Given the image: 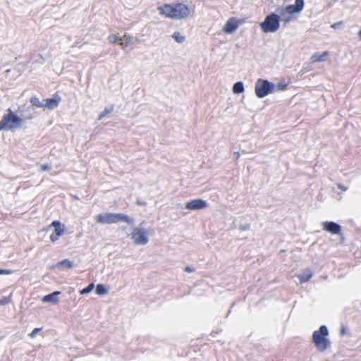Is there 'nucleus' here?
Returning a JSON list of instances; mask_svg holds the SVG:
<instances>
[{"label": "nucleus", "mask_w": 361, "mask_h": 361, "mask_svg": "<svg viewBox=\"0 0 361 361\" xmlns=\"http://www.w3.org/2000/svg\"><path fill=\"white\" fill-rule=\"evenodd\" d=\"M160 14L173 19H183L190 15V10L188 6L178 3L176 4H164L158 8Z\"/></svg>", "instance_id": "f257e3e1"}, {"label": "nucleus", "mask_w": 361, "mask_h": 361, "mask_svg": "<svg viewBox=\"0 0 361 361\" xmlns=\"http://www.w3.org/2000/svg\"><path fill=\"white\" fill-rule=\"evenodd\" d=\"M24 123V119L9 108L0 121V131L13 132L16 130L23 128Z\"/></svg>", "instance_id": "f03ea898"}, {"label": "nucleus", "mask_w": 361, "mask_h": 361, "mask_svg": "<svg viewBox=\"0 0 361 361\" xmlns=\"http://www.w3.org/2000/svg\"><path fill=\"white\" fill-rule=\"evenodd\" d=\"M97 221L102 224H116L119 221H125L129 224H134V219L124 214L102 213L96 216Z\"/></svg>", "instance_id": "7ed1b4c3"}, {"label": "nucleus", "mask_w": 361, "mask_h": 361, "mask_svg": "<svg viewBox=\"0 0 361 361\" xmlns=\"http://www.w3.org/2000/svg\"><path fill=\"white\" fill-rule=\"evenodd\" d=\"M329 335L327 327L322 325L312 334V341L317 350L323 352L331 346V342L326 337Z\"/></svg>", "instance_id": "20e7f679"}, {"label": "nucleus", "mask_w": 361, "mask_h": 361, "mask_svg": "<svg viewBox=\"0 0 361 361\" xmlns=\"http://www.w3.org/2000/svg\"><path fill=\"white\" fill-rule=\"evenodd\" d=\"M280 21L281 17L279 14L271 13L265 17L259 26L265 33L276 32L280 27Z\"/></svg>", "instance_id": "39448f33"}, {"label": "nucleus", "mask_w": 361, "mask_h": 361, "mask_svg": "<svg viewBox=\"0 0 361 361\" xmlns=\"http://www.w3.org/2000/svg\"><path fill=\"white\" fill-rule=\"evenodd\" d=\"M255 91L258 98H263L275 92V85L267 80L259 78L255 83Z\"/></svg>", "instance_id": "423d86ee"}, {"label": "nucleus", "mask_w": 361, "mask_h": 361, "mask_svg": "<svg viewBox=\"0 0 361 361\" xmlns=\"http://www.w3.org/2000/svg\"><path fill=\"white\" fill-rule=\"evenodd\" d=\"M131 238L136 245H145L149 241L147 232L144 228H134L131 233Z\"/></svg>", "instance_id": "0eeeda50"}, {"label": "nucleus", "mask_w": 361, "mask_h": 361, "mask_svg": "<svg viewBox=\"0 0 361 361\" xmlns=\"http://www.w3.org/2000/svg\"><path fill=\"white\" fill-rule=\"evenodd\" d=\"M305 2L304 0H295V4L293 5H288L285 8V11L288 14L298 13L304 8ZM284 10L281 9L279 11L280 14H283Z\"/></svg>", "instance_id": "6e6552de"}, {"label": "nucleus", "mask_w": 361, "mask_h": 361, "mask_svg": "<svg viewBox=\"0 0 361 361\" xmlns=\"http://www.w3.org/2000/svg\"><path fill=\"white\" fill-rule=\"evenodd\" d=\"M206 200L202 199H195L188 202L185 204V209L188 210H200L208 207Z\"/></svg>", "instance_id": "1a4fd4ad"}, {"label": "nucleus", "mask_w": 361, "mask_h": 361, "mask_svg": "<svg viewBox=\"0 0 361 361\" xmlns=\"http://www.w3.org/2000/svg\"><path fill=\"white\" fill-rule=\"evenodd\" d=\"M322 226L323 230L331 234H338L341 230V226L334 221H324Z\"/></svg>", "instance_id": "9d476101"}, {"label": "nucleus", "mask_w": 361, "mask_h": 361, "mask_svg": "<svg viewBox=\"0 0 361 361\" xmlns=\"http://www.w3.org/2000/svg\"><path fill=\"white\" fill-rule=\"evenodd\" d=\"M238 24L234 18H230L226 23L223 30L228 34H231L238 28Z\"/></svg>", "instance_id": "9b49d317"}, {"label": "nucleus", "mask_w": 361, "mask_h": 361, "mask_svg": "<svg viewBox=\"0 0 361 361\" xmlns=\"http://www.w3.org/2000/svg\"><path fill=\"white\" fill-rule=\"evenodd\" d=\"M60 100H61L60 97L44 99V108H46L48 109H54L59 106Z\"/></svg>", "instance_id": "f8f14e48"}, {"label": "nucleus", "mask_w": 361, "mask_h": 361, "mask_svg": "<svg viewBox=\"0 0 361 361\" xmlns=\"http://www.w3.org/2000/svg\"><path fill=\"white\" fill-rule=\"evenodd\" d=\"M61 294L60 291H54L50 294H48L42 298V301L43 302H51L52 304H57L59 299L57 296Z\"/></svg>", "instance_id": "ddd939ff"}, {"label": "nucleus", "mask_w": 361, "mask_h": 361, "mask_svg": "<svg viewBox=\"0 0 361 361\" xmlns=\"http://www.w3.org/2000/svg\"><path fill=\"white\" fill-rule=\"evenodd\" d=\"M329 55L328 51H324L322 54L317 52L311 56L310 60L312 63L325 61L328 59Z\"/></svg>", "instance_id": "4468645a"}, {"label": "nucleus", "mask_w": 361, "mask_h": 361, "mask_svg": "<svg viewBox=\"0 0 361 361\" xmlns=\"http://www.w3.org/2000/svg\"><path fill=\"white\" fill-rule=\"evenodd\" d=\"M51 226L55 228L54 233L57 235L61 236L64 233L65 226L61 224L60 221H54Z\"/></svg>", "instance_id": "2eb2a0df"}, {"label": "nucleus", "mask_w": 361, "mask_h": 361, "mask_svg": "<svg viewBox=\"0 0 361 361\" xmlns=\"http://www.w3.org/2000/svg\"><path fill=\"white\" fill-rule=\"evenodd\" d=\"M120 39L119 45L122 49H125L132 43L133 37L130 35L125 34L122 37H120Z\"/></svg>", "instance_id": "dca6fc26"}, {"label": "nucleus", "mask_w": 361, "mask_h": 361, "mask_svg": "<svg viewBox=\"0 0 361 361\" xmlns=\"http://www.w3.org/2000/svg\"><path fill=\"white\" fill-rule=\"evenodd\" d=\"M30 106H32V108H44V99H42V101H40L39 99L36 96L32 97L30 98Z\"/></svg>", "instance_id": "f3484780"}, {"label": "nucleus", "mask_w": 361, "mask_h": 361, "mask_svg": "<svg viewBox=\"0 0 361 361\" xmlns=\"http://www.w3.org/2000/svg\"><path fill=\"white\" fill-rule=\"evenodd\" d=\"M245 90L243 82L241 81L236 82L233 86V92L234 94L243 93Z\"/></svg>", "instance_id": "a211bd4d"}, {"label": "nucleus", "mask_w": 361, "mask_h": 361, "mask_svg": "<svg viewBox=\"0 0 361 361\" xmlns=\"http://www.w3.org/2000/svg\"><path fill=\"white\" fill-rule=\"evenodd\" d=\"M312 276V272L310 270H306L299 276L300 283L308 281Z\"/></svg>", "instance_id": "6ab92c4d"}, {"label": "nucleus", "mask_w": 361, "mask_h": 361, "mask_svg": "<svg viewBox=\"0 0 361 361\" xmlns=\"http://www.w3.org/2000/svg\"><path fill=\"white\" fill-rule=\"evenodd\" d=\"M57 267L61 269H71L73 267V263L71 260L66 259L59 262Z\"/></svg>", "instance_id": "aec40b11"}, {"label": "nucleus", "mask_w": 361, "mask_h": 361, "mask_svg": "<svg viewBox=\"0 0 361 361\" xmlns=\"http://www.w3.org/2000/svg\"><path fill=\"white\" fill-rule=\"evenodd\" d=\"M95 292L99 295H103L107 293V289L103 284H98L96 287Z\"/></svg>", "instance_id": "412c9836"}, {"label": "nucleus", "mask_w": 361, "mask_h": 361, "mask_svg": "<svg viewBox=\"0 0 361 361\" xmlns=\"http://www.w3.org/2000/svg\"><path fill=\"white\" fill-rule=\"evenodd\" d=\"M172 37L178 42V43H183L185 40V37L182 35L179 32H175L172 35Z\"/></svg>", "instance_id": "4be33fe9"}, {"label": "nucleus", "mask_w": 361, "mask_h": 361, "mask_svg": "<svg viewBox=\"0 0 361 361\" xmlns=\"http://www.w3.org/2000/svg\"><path fill=\"white\" fill-rule=\"evenodd\" d=\"M113 111V106L110 107L106 108L104 111L100 112L98 120H102L104 117H105L106 115L110 114Z\"/></svg>", "instance_id": "5701e85b"}, {"label": "nucleus", "mask_w": 361, "mask_h": 361, "mask_svg": "<svg viewBox=\"0 0 361 361\" xmlns=\"http://www.w3.org/2000/svg\"><path fill=\"white\" fill-rule=\"evenodd\" d=\"M27 111H29V114L25 116V119L30 120L32 119L35 116V112L34 108L32 106H28L27 108Z\"/></svg>", "instance_id": "b1692460"}, {"label": "nucleus", "mask_w": 361, "mask_h": 361, "mask_svg": "<svg viewBox=\"0 0 361 361\" xmlns=\"http://www.w3.org/2000/svg\"><path fill=\"white\" fill-rule=\"evenodd\" d=\"M94 288V284L93 283L89 284L86 288H83L80 290L81 295H85L90 293Z\"/></svg>", "instance_id": "393cba45"}, {"label": "nucleus", "mask_w": 361, "mask_h": 361, "mask_svg": "<svg viewBox=\"0 0 361 361\" xmlns=\"http://www.w3.org/2000/svg\"><path fill=\"white\" fill-rule=\"evenodd\" d=\"M108 39L111 43H116L119 44V42H121L120 37L116 35H109Z\"/></svg>", "instance_id": "a878e982"}, {"label": "nucleus", "mask_w": 361, "mask_h": 361, "mask_svg": "<svg viewBox=\"0 0 361 361\" xmlns=\"http://www.w3.org/2000/svg\"><path fill=\"white\" fill-rule=\"evenodd\" d=\"M292 14H288L285 16H282V18H281V20L283 23V25H286L288 23H289L290 20H292V16H291Z\"/></svg>", "instance_id": "bb28decb"}, {"label": "nucleus", "mask_w": 361, "mask_h": 361, "mask_svg": "<svg viewBox=\"0 0 361 361\" xmlns=\"http://www.w3.org/2000/svg\"><path fill=\"white\" fill-rule=\"evenodd\" d=\"M287 85H288L286 83L279 82L276 85H275V90H276L278 91L284 90H286Z\"/></svg>", "instance_id": "cd10ccee"}, {"label": "nucleus", "mask_w": 361, "mask_h": 361, "mask_svg": "<svg viewBox=\"0 0 361 361\" xmlns=\"http://www.w3.org/2000/svg\"><path fill=\"white\" fill-rule=\"evenodd\" d=\"M51 169V166L50 164H49L41 165V171H49Z\"/></svg>", "instance_id": "c85d7f7f"}, {"label": "nucleus", "mask_w": 361, "mask_h": 361, "mask_svg": "<svg viewBox=\"0 0 361 361\" xmlns=\"http://www.w3.org/2000/svg\"><path fill=\"white\" fill-rule=\"evenodd\" d=\"M42 330L41 328H35L33 329V331L30 334V336L31 338H34L38 332H39Z\"/></svg>", "instance_id": "c756f323"}, {"label": "nucleus", "mask_w": 361, "mask_h": 361, "mask_svg": "<svg viewBox=\"0 0 361 361\" xmlns=\"http://www.w3.org/2000/svg\"><path fill=\"white\" fill-rule=\"evenodd\" d=\"M60 236L57 235L55 233L50 235V240L51 242H56Z\"/></svg>", "instance_id": "7c9ffc66"}, {"label": "nucleus", "mask_w": 361, "mask_h": 361, "mask_svg": "<svg viewBox=\"0 0 361 361\" xmlns=\"http://www.w3.org/2000/svg\"><path fill=\"white\" fill-rule=\"evenodd\" d=\"M11 273H12L11 270L0 269V275L11 274Z\"/></svg>", "instance_id": "2f4dec72"}, {"label": "nucleus", "mask_w": 361, "mask_h": 361, "mask_svg": "<svg viewBox=\"0 0 361 361\" xmlns=\"http://www.w3.org/2000/svg\"><path fill=\"white\" fill-rule=\"evenodd\" d=\"M250 224H246L240 226L239 229L241 231H245V230L250 229Z\"/></svg>", "instance_id": "473e14b6"}, {"label": "nucleus", "mask_w": 361, "mask_h": 361, "mask_svg": "<svg viewBox=\"0 0 361 361\" xmlns=\"http://www.w3.org/2000/svg\"><path fill=\"white\" fill-rule=\"evenodd\" d=\"M184 271L185 272L191 273V272H193L195 270H194V269H192L190 267L188 266V267H185Z\"/></svg>", "instance_id": "72a5a7b5"}, {"label": "nucleus", "mask_w": 361, "mask_h": 361, "mask_svg": "<svg viewBox=\"0 0 361 361\" xmlns=\"http://www.w3.org/2000/svg\"><path fill=\"white\" fill-rule=\"evenodd\" d=\"M338 188L340 189L342 191H345L347 190V188L345 187L344 185H341V184H338Z\"/></svg>", "instance_id": "f704fd0d"}, {"label": "nucleus", "mask_w": 361, "mask_h": 361, "mask_svg": "<svg viewBox=\"0 0 361 361\" xmlns=\"http://www.w3.org/2000/svg\"><path fill=\"white\" fill-rule=\"evenodd\" d=\"M346 334V329L345 327H342L341 329L340 334L341 336H343Z\"/></svg>", "instance_id": "c9c22d12"}, {"label": "nucleus", "mask_w": 361, "mask_h": 361, "mask_svg": "<svg viewBox=\"0 0 361 361\" xmlns=\"http://www.w3.org/2000/svg\"><path fill=\"white\" fill-rule=\"evenodd\" d=\"M235 160H238L240 157V153L238 152H236L234 153Z\"/></svg>", "instance_id": "e433bc0d"}, {"label": "nucleus", "mask_w": 361, "mask_h": 361, "mask_svg": "<svg viewBox=\"0 0 361 361\" xmlns=\"http://www.w3.org/2000/svg\"><path fill=\"white\" fill-rule=\"evenodd\" d=\"M137 204H140V205H145L146 204V202H140L138 201L137 202Z\"/></svg>", "instance_id": "4c0bfd02"}, {"label": "nucleus", "mask_w": 361, "mask_h": 361, "mask_svg": "<svg viewBox=\"0 0 361 361\" xmlns=\"http://www.w3.org/2000/svg\"><path fill=\"white\" fill-rule=\"evenodd\" d=\"M357 35H358L359 39L361 40V30L358 32Z\"/></svg>", "instance_id": "58836bf2"}, {"label": "nucleus", "mask_w": 361, "mask_h": 361, "mask_svg": "<svg viewBox=\"0 0 361 361\" xmlns=\"http://www.w3.org/2000/svg\"><path fill=\"white\" fill-rule=\"evenodd\" d=\"M337 27V23H334L333 25H331V27L333 28H336Z\"/></svg>", "instance_id": "ea45409f"}]
</instances>
